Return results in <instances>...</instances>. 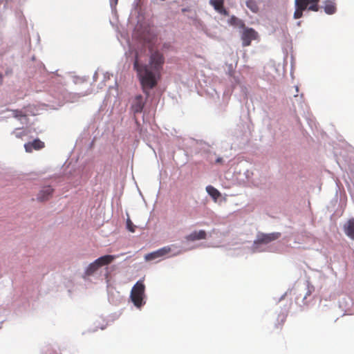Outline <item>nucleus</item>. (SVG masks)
Returning <instances> with one entry per match:
<instances>
[{
	"label": "nucleus",
	"mask_w": 354,
	"mask_h": 354,
	"mask_svg": "<svg viewBox=\"0 0 354 354\" xmlns=\"http://www.w3.org/2000/svg\"><path fill=\"white\" fill-rule=\"evenodd\" d=\"M165 62L163 55L159 51L151 53L149 64H140L136 57L133 63V68L137 71L142 87L143 92L149 95V90L157 84L156 74L162 68Z\"/></svg>",
	"instance_id": "1"
},
{
	"label": "nucleus",
	"mask_w": 354,
	"mask_h": 354,
	"mask_svg": "<svg viewBox=\"0 0 354 354\" xmlns=\"http://www.w3.org/2000/svg\"><path fill=\"white\" fill-rule=\"evenodd\" d=\"M320 0H295V11L294 18L297 19L303 16V12L306 10L317 12L319 10L318 5Z\"/></svg>",
	"instance_id": "2"
},
{
	"label": "nucleus",
	"mask_w": 354,
	"mask_h": 354,
	"mask_svg": "<svg viewBox=\"0 0 354 354\" xmlns=\"http://www.w3.org/2000/svg\"><path fill=\"white\" fill-rule=\"evenodd\" d=\"M145 286L142 281H138L132 288L131 299L133 304L140 307L143 304V297L145 295Z\"/></svg>",
	"instance_id": "3"
},
{
	"label": "nucleus",
	"mask_w": 354,
	"mask_h": 354,
	"mask_svg": "<svg viewBox=\"0 0 354 354\" xmlns=\"http://www.w3.org/2000/svg\"><path fill=\"white\" fill-rule=\"evenodd\" d=\"M258 38V33L253 28H246L243 30L241 35L243 46H248L251 44L252 40Z\"/></svg>",
	"instance_id": "4"
},
{
	"label": "nucleus",
	"mask_w": 354,
	"mask_h": 354,
	"mask_svg": "<svg viewBox=\"0 0 354 354\" xmlns=\"http://www.w3.org/2000/svg\"><path fill=\"white\" fill-rule=\"evenodd\" d=\"M281 236L279 232H272L270 234H261L258 235L257 240L254 241L257 244H268L274 240L278 239Z\"/></svg>",
	"instance_id": "5"
},
{
	"label": "nucleus",
	"mask_w": 354,
	"mask_h": 354,
	"mask_svg": "<svg viewBox=\"0 0 354 354\" xmlns=\"http://www.w3.org/2000/svg\"><path fill=\"white\" fill-rule=\"evenodd\" d=\"M145 104V100L141 95H136L131 103V109L134 114L140 113Z\"/></svg>",
	"instance_id": "6"
},
{
	"label": "nucleus",
	"mask_w": 354,
	"mask_h": 354,
	"mask_svg": "<svg viewBox=\"0 0 354 354\" xmlns=\"http://www.w3.org/2000/svg\"><path fill=\"white\" fill-rule=\"evenodd\" d=\"M171 252L169 246L163 247L156 251L152 252L145 255V259L147 261L154 260L156 259L162 257Z\"/></svg>",
	"instance_id": "7"
},
{
	"label": "nucleus",
	"mask_w": 354,
	"mask_h": 354,
	"mask_svg": "<svg viewBox=\"0 0 354 354\" xmlns=\"http://www.w3.org/2000/svg\"><path fill=\"white\" fill-rule=\"evenodd\" d=\"M45 147L44 142L37 138L32 142H28L24 145L25 150L27 153H32L33 150H40Z\"/></svg>",
	"instance_id": "8"
},
{
	"label": "nucleus",
	"mask_w": 354,
	"mask_h": 354,
	"mask_svg": "<svg viewBox=\"0 0 354 354\" xmlns=\"http://www.w3.org/2000/svg\"><path fill=\"white\" fill-rule=\"evenodd\" d=\"M54 189L50 186L44 187L38 193L37 199L40 202L49 200L52 196Z\"/></svg>",
	"instance_id": "9"
},
{
	"label": "nucleus",
	"mask_w": 354,
	"mask_h": 354,
	"mask_svg": "<svg viewBox=\"0 0 354 354\" xmlns=\"http://www.w3.org/2000/svg\"><path fill=\"white\" fill-rule=\"evenodd\" d=\"M207 237L206 232L203 230L199 231H194L189 235L185 236V239L188 241H195L198 240L205 239Z\"/></svg>",
	"instance_id": "10"
},
{
	"label": "nucleus",
	"mask_w": 354,
	"mask_h": 354,
	"mask_svg": "<svg viewBox=\"0 0 354 354\" xmlns=\"http://www.w3.org/2000/svg\"><path fill=\"white\" fill-rule=\"evenodd\" d=\"M209 3L220 14L225 16L228 15V12L223 7L224 0H210Z\"/></svg>",
	"instance_id": "11"
},
{
	"label": "nucleus",
	"mask_w": 354,
	"mask_h": 354,
	"mask_svg": "<svg viewBox=\"0 0 354 354\" xmlns=\"http://www.w3.org/2000/svg\"><path fill=\"white\" fill-rule=\"evenodd\" d=\"M344 230L347 236L354 240V218L349 219L344 224Z\"/></svg>",
	"instance_id": "12"
},
{
	"label": "nucleus",
	"mask_w": 354,
	"mask_h": 354,
	"mask_svg": "<svg viewBox=\"0 0 354 354\" xmlns=\"http://www.w3.org/2000/svg\"><path fill=\"white\" fill-rule=\"evenodd\" d=\"M115 257H116L114 255L107 254L97 259L95 261L100 268H101L102 266L110 264L115 259Z\"/></svg>",
	"instance_id": "13"
},
{
	"label": "nucleus",
	"mask_w": 354,
	"mask_h": 354,
	"mask_svg": "<svg viewBox=\"0 0 354 354\" xmlns=\"http://www.w3.org/2000/svg\"><path fill=\"white\" fill-rule=\"evenodd\" d=\"M324 12L327 15H333L337 10L336 3L333 0H327L324 2Z\"/></svg>",
	"instance_id": "14"
},
{
	"label": "nucleus",
	"mask_w": 354,
	"mask_h": 354,
	"mask_svg": "<svg viewBox=\"0 0 354 354\" xmlns=\"http://www.w3.org/2000/svg\"><path fill=\"white\" fill-rule=\"evenodd\" d=\"M206 191L208 194L210 195L212 198L215 201H216L221 196V193L218 192V190L212 185L207 186Z\"/></svg>",
	"instance_id": "15"
},
{
	"label": "nucleus",
	"mask_w": 354,
	"mask_h": 354,
	"mask_svg": "<svg viewBox=\"0 0 354 354\" xmlns=\"http://www.w3.org/2000/svg\"><path fill=\"white\" fill-rule=\"evenodd\" d=\"M100 268V266L97 263H96L95 260L90 263L88 267L86 268L85 270V274L86 276H91L93 275L98 269Z\"/></svg>",
	"instance_id": "16"
},
{
	"label": "nucleus",
	"mask_w": 354,
	"mask_h": 354,
	"mask_svg": "<svg viewBox=\"0 0 354 354\" xmlns=\"http://www.w3.org/2000/svg\"><path fill=\"white\" fill-rule=\"evenodd\" d=\"M246 6L252 12L256 13L259 11V6L254 0H248L246 2Z\"/></svg>",
	"instance_id": "17"
},
{
	"label": "nucleus",
	"mask_w": 354,
	"mask_h": 354,
	"mask_svg": "<svg viewBox=\"0 0 354 354\" xmlns=\"http://www.w3.org/2000/svg\"><path fill=\"white\" fill-rule=\"evenodd\" d=\"M20 129H15V131H13L12 133L15 135V136L18 138H22L24 136L27 135V132L25 131H22L19 132Z\"/></svg>",
	"instance_id": "18"
},
{
	"label": "nucleus",
	"mask_w": 354,
	"mask_h": 354,
	"mask_svg": "<svg viewBox=\"0 0 354 354\" xmlns=\"http://www.w3.org/2000/svg\"><path fill=\"white\" fill-rule=\"evenodd\" d=\"M13 116L15 118H17L18 119H20L21 118H23V117H26V115H24L21 111H19V110H14L13 111Z\"/></svg>",
	"instance_id": "19"
},
{
	"label": "nucleus",
	"mask_w": 354,
	"mask_h": 354,
	"mask_svg": "<svg viewBox=\"0 0 354 354\" xmlns=\"http://www.w3.org/2000/svg\"><path fill=\"white\" fill-rule=\"evenodd\" d=\"M127 229L130 232H135L136 226L133 224V223L131 222V221L130 219H128L127 221Z\"/></svg>",
	"instance_id": "20"
},
{
	"label": "nucleus",
	"mask_w": 354,
	"mask_h": 354,
	"mask_svg": "<svg viewBox=\"0 0 354 354\" xmlns=\"http://www.w3.org/2000/svg\"><path fill=\"white\" fill-rule=\"evenodd\" d=\"M312 289H313V288H310V287L308 288V291H307V292H306V295L304 296V299H306L308 296L311 295Z\"/></svg>",
	"instance_id": "21"
},
{
	"label": "nucleus",
	"mask_w": 354,
	"mask_h": 354,
	"mask_svg": "<svg viewBox=\"0 0 354 354\" xmlns=\"http://www.w3.org/2000/svg\"><path fill=\"white\" fill-rule=\"evenodd\" d=\"M118 0H110V4L111 6H115L118 4Z\"/></svg>",
	"instance_id": "22"
},
{
	"label": "nucleus",
	"mask_w": 354,
	"mask_h": 354,
	"mask_svg": "<svg viewBox=\"0 0 354 354\" xmlns=\"http://www.w3.org/2000/svg\"><path fill=\"white\" fill-rule=\"evenodd\" d=\"M223 162V158H218L216 160V163H221Z\"/></svg>",
	"instance_id": "23"
},
{
	"label": "nucleus",
	"mask_w": 354,
	"mask_h": 354,
	"mask_svg": "<svg viewBox=\"0 0 354 354\" xmlns=\"http://www.w3.org/2000/svg\"><path fill=\"white\" fill-rule=\"evenodd\" d=\"M286 315H281V323L282 324L284 322V321L286 319Z\"/></svg>",
	"instance_id": "24"
},
{
	"label": "nucleus",
	"mask_w": 354,
	"mask_h": 354,
	"mask_svg": "<svg viewBox=\"0 0 354 354\" xmlns=\"http://www.w3.org/2000/svg\"><path fill=\"white\" fill-rule=\"evenodd\" d=\"M231 20H232H232H233V21H234V20L235 21V20H237V19H236L235 17H232V19H231Z\"/></svg>",
	"instance_id": "25"
}]
</instances>
